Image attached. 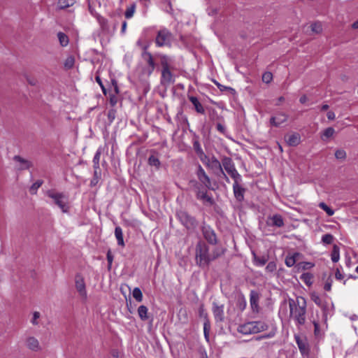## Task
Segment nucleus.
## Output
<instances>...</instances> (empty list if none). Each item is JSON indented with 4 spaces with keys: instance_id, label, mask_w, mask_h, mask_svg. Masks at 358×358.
Listing matches in <instances>:
<instances>
[{
    "instance_id": "obj_39",
    "label": "nucleus",
    "mask_w": 358,
    "mask_h": 358,
    "mask_svg": "<svg viewBox=\"0 0 358 358\" xmlns=\"http://www.w3.org/2000/svg\"><path fill=\"white\" fill-rule=\"evenodd\" d=\"M318 206L322 209L329 216H332L334 214V210L329 207L325 203L320 202Z\"/></svg>"
},
{
    "instance_id": "obj_18",
    "label": "nucleus",
    "mask_w": 358,
    "mask_h": 358,
    "mask_svg": "<svg viewBox=\"0 0 358 358\" xmlns=\"http://www.w3.org/2000/svg\"><path fill=\"white\" fill-rule=\"evenodd\" d=\"M234 181L233 191L234 196L238 201H242L244 199V193L245 192V189L239 185V182L241 180Z\"/></svg>"
},
{
    "instance_id": "obj_40",
    "label": "nucleus",
    "mask_w": 358,
    "mask_h": 358,
    "mask_svg": "<svg viewBox=\"0 0 358 358\" xmlns=\"http://www.w3.org/2000/svg\"><path fill=\"white\" fill-rule=\"evenodd\" d=\"M148 164L150 166H155L158 169L160 166V162L157 157L151 155L148 158Z\"/></svg>"
},
{
    "instance_id": "obj_7",
    "label": "nucleus",
    "mask_w": 358,
    "mask_h": 358,
    "mask_svg": "<svg viewBox=\"0 0 358 358\" xmlns=\"http://www.w3.org/2000/svg\"><path fill=\"white\" fill-rule=\"evenodd\" d=\"M171 32L166 29H163L158 31L155 43L159 47L169 46L171 45Z\"/></svg>"
},
{
    "instance_id": "obj_41",
    "label": "nucleus",
    "mask_w": 358,
    "mask_h": 358,
    "mask_svg": "<svg viewBox=\"0 0 358 358\" xmlns=\"http://www.w3.org/2000/svg\"><path fill=\"white\" fill-rule=\"evenodd\" d=\"M136 10V5L134 3L129 6L124 13L125 17L129 19L133 17Z\"/></svg>"
},
{
    "instance_id": "obj_53",
    "label": "nucleus",
    "mask_w": 358,
    "mask_h": 358,
    "mask_svg": "<svg viewBox=\"0 0 358 358\" xmlns=\"http://www.w3.org/2000/svg\"><path fill=\"white\" fill-rule=\"evenodd\" d=\"M216 128H217V130L218 131H220V133H222V134L225 133V131H226L225 127L221 123H217L216 125Z\"/></svg>"
},
{
    "instance_id": "obj_36",
    "label": "nucleus",
    "mask_w": 358,
    "mask_h": 358,
    "mask_svg": "<svg viewBox=\"0 0 358 358\" xmlns=\"http://www.w3.org/2000/svg\"><path fill=\"white\" fill-rule=\"evenodd\" d=\"M76 2V0H59L58 7L60 9H64L68 7L72 6Z\"/></svg>"
},
{
    "instance_id": "obj_6",
    "label": "nucleus",
    "mask_w": 358,
    "mask_h": 358,
    "mask_svg": "<svg viewBox=\"0 0 358 358\" xmlns=\"http://www.w3.org/2000/svg\"><path fill=\"white\" fill-rule=\"evenodd\" d=\"M222 167L227 172L234 180H242L241 176L236 169L234 163L230 157H224L222 159Z\"/></svg>"
},
{
    "instance_id": "obj_35",
    "label": "nucleus",
    "mask_w": 358,
    "mask_h": 358,
    "mask_svg": "<svg viewBox=\"0 0 358 358\" xmlns=\"http://www.w3.org/2000/svg\"><path fill=\"white\" fill-rule=\"evenodd\" d=\"M331 258L333 262H338L340 259V250L339 248L334 245L331 254Z\"/></svg>"
},
{
    "instance_id": "obj_34",
    "label": "nucleus",
    "mask_w": 358,
    "mask_h": 358,
    "mask_svg": "<svg viewBox=\"0 0 358 358\" xmlns=\"http://www.w3.org/2000/svg\"><path fill=\"white\" fill-rule=\"evenodd\" d=\"M236 306L238 308L243 311L247 306V301L244 296L241 295L237 299Z\"/></svg>"
},
{
    "instance_id": "obj_22",
    "label": "nucleus",
    "mask_w": 358,
    "mask_h": 358,
    "mask_svg": "<svg viewBox=\"0 0 358 358\" xmlns=\"http://www.w3.org/2000/svg\"><path fill=\"white\" fill-rule=\"evenodd\" d=\"M287 120V115L283 113H280L277 114L275 116L272 117L270 120V123L271 125L275 127H278L281 124L285 122Z\"/></svg>"
},
{
    "instance_id": "obj_28",
    "label": "nucleus",
    "mask_w": 358,
    "mask_h": 358,
    "mask_svg": "<svg viewBox=\"0 0 358 358\" xmlns=\"http://www.w3.org/2000/svg\"><path fill=\"white\" fill-rule=\"evenodd\" d=\"M193 148L201 160L203 159L206 156L198 141H194Z\"/></svg>"
},
{
    "instance_id": "obj_1",
    "label": "nucleus",
    "mask_w": 358,
    "mask_h": 358,
    "mask_svg": "<svg viewBox=\"0 0 358 358\" xmlns=\"http://www.w3.org/2000/svg\"><path fill=\"white\" fill-rule=\"evenodd\" d=\"M288 302L290 319L300 328L306 321V300L303 296H297L295 299H289Z\"/></svg>"
},
{
    "instance_id": "obj_59",
    "label": "nucleus",
    "mask_w": 358,
    "mask_h": 358,
    "mask_svg": "<svg viewBox=\"0 0 358 358\" xmlns=\"http://www.w3.org/2000/svg\"><path fill=\"white\" fill-rule=\"evenodd\" d=\"M127 26V22L124 21L122 24V29H121L122 34H124L126 32Z\"/></svg>"
},
{
    "instance_id": "obj_19",
    "label": "nucleus",
    "mask_w": 358,
    "mask_h": 358,
    "mask_svg": "<svg viewBox=\"0 0 358 358\" xmlns=\"http://www.w3.org/2000/svg\"><path fill=\"white\" fill-rule=\"evenodd\" d=\"M26 346L31 351L38 352L41 350L38 340L34 336H29L25 341Z\"/></svg>"
},
{
    "instance_id": "obj_3",
    "label": "nucleus",
    "mask_w": 358,
    "mask_h": 358,
    "mask_svg": "<svg viewBox=\"0 0 358 358\" xmlns=\"http://www.w3.org/2000/svg\"><path fill=\"white\" fill-rule=\"evenodd\" d=\"M220 256V254L210 255L208 246L204 242H199L196 246V262L201 266H207L210 262Z\"/></svg>"
},
{
    "instance_id": "obj_64",
    "label": "nucleus",
    "mask_w": 358,
    "mask_h": 358,
    "mask_svg": "<svg viewBox=\"0 0 358 358\" xmlns=\"http://www.w3.org/2000/svg\"><path fill=\"white\" fill-rule=\"evenodd\" d=\"M329 108V106L327 104H324L321 107L322 110H327Z\"/></svg>"
},
{
    "instance_id": "obj_52",
    "label": "nucleus",
    "mask_w": 358,
    "mask_h": 358,
    "mask_svg": "<svg viewBox=\"0 0 358 358\" xmlns=\"http://www.w3.org/2000/svg\"><path fill=\"white\" fill-rule=\"evenodd\" d=\"M110 103L112 106H115L117 103V96L116 94L110 95Z\"/></svg>"
},
{
    "instance_id": "obj_62",
    "label": "nucleus",
    "mask_w": 358,
    "mask_h": 358,
    "mask_svg": "<svg viewBox=\"0 0 358 358\" xmlns=\"http://www.w3.org/2000/svg\"><path fill=\"white\" fill-rule=\"evenodd\" d=\"M108 117L111 120H113L115 118V113L113 111H110L108 113Z\"/></svg>"
},
{
    "instance_id": "obj_50",
    "label": "nucleus",
    "mask_w": 358,
    "mask_h": 358,
    "mask_svg": "<svg viewBox=\"0 0 358 358\" xmlns=\"http://www.w3.org/2000/svg\"><path fill=\"white\" fill-rule=\"evenodd\" d=\"M41 185H42V182H41V181H40V180H38V181H36V182H34V183L31 185V188H30V191H31V192L32 194H34V193L36 192V190L38 189V188H39V187L41 186Z\"/></svg>"
},
{
    "instance_id": "obj_46",
    "label": "nucleus",
    "mask_w": 358,
    "mask_h": 358,
    "mask_svg": "<svg viewBox=\"0 0 358 358\" xmlns=\"http://www.w3.org/2000/svg\"><path fill=\"white\" fill-rule=\"evenodd\" d=\"M75 59L73 56L68 57L64 62L65 68L69 69H71L74 65Z\"/></svg>"
},
{
    "instance_id": "obj_63",
    "label": "nucleus",
    "mask_w": 358,
    "mask_h": 358,
    "mask_svg": "<svg viewBox=\"0 0 358 358\" xmlns=\"http://www.w3.org/2000/svg\"><path fill=\"white\" fill-rule=\"evenodd\" d=\"M352 27L353 29H358V21H355L352 24Z\"/></svg>"
},
{
    "instance_id": "obj_56",
    "label": "nucleus",
    "mask_w": 358,
    "mask_h": 358,
    "mask_svg": "<svg viewBox=\"0 0 358 358\" xmlns=\"http://www.w3.org/2000/svg\"><path fill=\"white\" fill-rule=\"evenodd\" d=\"M335 277L337 280H342L344 278L343 274L337 268L335 273Z\"/></svg>"
},
{
    "instance_id": "obj_2",
    "label": "nucleus",
    "mask_w": 358,
    "mask_h": 358,
    "mask_svg": "<svg viewBox=\"0 0 358 358\" xmlns=\"http://www.w3.org/2000/svg\"><path fill=\"white\" fill-rule=\"evenodd\" d=\"M45 195L49 198L50 201L48 202L50 205L57 206L64 213L69 212L70 205L69 196L66 194L54 189H50L45 192Z\"/></svg>"
},
{
    "instance_id": "obj_55",
    "label": "nucleus",
    "mask_w": 358,
    "mask_h": 358,
    "mask_svg": "<svg viewBox=\"0 0 358 358\" xmlns=\"http://www.w3.org/2000/svg\"><path fill=\"white\" fill-rule=\"evenodd\" d=\"M199 313L200 317H206L207 314L205 312L203 305L200 306L199 309Z\"/></svg>"
},
{
    "instance_id": "obj_17",
    "label": "nucleus",
    "mask_w": 358,
    "mask_h": 358,
    "mask_svg": "<svg viewBox=\"0 0 358 358\" xmlns=\"http://www.w3.org/2000/svg\"><path fill=\"white\" fill-rule=\"evenodd\" d=\"M294 338L298 348L303 355H307L309 353V346L307 340L305 338H301L299 335H295Z\"/></svg>"
},
{
    "instance_id": "obj_23",
    "label": "nucleus",
    "mask_w": 358,
    "mask_h": 358,
    "mask_svg": "<svg viewBox=\"0 0 358 358\" xmlns=\"http://www.w3.org/2000/svg\"><path fill=\"white\" fill-rule=\"evenodd\" d=\"M268 260V255L258 256L255 252H252V262L256 266H264Z\"/></svg>"
},
{
    "instance_id": "obj_4",
    "label": "nucleus",
    "mask_w": 358,
    "mask_h": 358,
    "mask_svg": "<svg viewBox=\"0 0 358 358\" xmlns=\"http://www.w3.org/2000/svg\"><path fill=\"white\" fill-rule=\"evenodd\" d=\"M268 327V324L265 321H251L240 324L237 331L242 334L249 335L266 331Z\"/></svg>"
},
{
    "instance_id": "obj_48",
    "label": "nucleus",
    "mask_w": 358,
    "mask_h": 358,
    "mask_svg": "<svg viewBox=\"0 0 358 358\" xmlns=\"http://www.w3.org/2000/svg\"><path fill=\"white\" fill-rule=\"evenodd\" d=\"M335 157L338 159H344L346 157V152L344 150H337L335 152Z\"/></svg>"
},
{
    "instance_id": "obj_47",
    "label": "nucleus",
    "mask_w": 358,
    "mask_h": 358,
    "mask_svg": "<svg viewBox=\"0 0 358 358\" xmlns=\"http://www.w3.org/2000/svg\"><path fill=\"white\" fill-rule=\"evenodd\" d=\"M276 329L273 328L268 334H264L257 338V340L263 339V338H270L273 337L275 335Z\"/></svg>"
},
{
    "instance_id": "obj_10",
    "label": "nucleus",
    "mask_w": 358,
    "mask_h": 358,
    "mask_svg": "<svg viewBox=\"0 0 358 358\" xmlns=\"http://www.w3.org/2000/svg\"><path fill=\"white\" fill-rule=\"evenodd\" d=\"M199 182L207 189H211V180L201 165H199L196 172Z\"/></svg>"
},
{
    "instance_id": "obj_16",
    "label": "nucleus",
    "mask_w": 358,
    "mask_h": 358,
    "mask_svg": "<svg viewBox=\"0 0 358 358\" xmlns=\"http://www.w3.org/2000/svg\"><path fill=\"white\" fill-rule=\"evenodd\" d=\"M260 299V294L255 290H251L250 292V304L252 310L254 313H259V301Z\"/></svg>"
},
{
    "instance_id": "obj_49",
    "label": "nucleus",
    "mask_w": 358,
    "mask_h": 358,
    "mask_svg": "<svg viewBox=\"0 0 358 358\" xmlns=\"http://www.w3.org/2000/svg\"><path fill=\"white\" fill-rule=\"evenodd\" d=\"M273 79V75L271 72H265L262 76V80L265 83H269Z\"/></svg>"
},
{
    "instance_id": "obj_8",
    "label": "nucleus",
    "mask_w": 358,
    "mask_h": 358,
    "mask_svg": "<svg viewBox=\"0 0 358 358\" xmlns=\"http://www.w3.org/2000/svg\"><path fill=\"white\" fill-rule=\"evenodd\" d=\"M177 216L182 223L187 229H194L196 225V220L190 216L187 212L180 210L178 212Z\"/></svg>"
},
{
    "instance_id": "obj_13",
    "label": "nucleus",
    "mask_w": 358,
    "mask_h": 358,
    "mask_svg": "<svg viewBox=\"0 0 358 358\" xmlns=\"http://www.w3.org/2000/svg\"><path fill=\"white\" fill-rule=\"evenodd\" d=\"M224 306L220 304L216 301H213L212 311L216 322H223L224 320Z\"/></svg>"
},
{
    "instance_id": "obj_61",
    "label": "nucleus",
    "mask_w": 358,
    "mask_h": 358,
    "mask_svg": "<svg viewBox=\"0 0 358 358\" xmlns=\"http://www.w3.org/2000/svg\"><path fill=\"white\" fill-rule=\"evenodd\" d=\"M107 259H108L109 264H111L113 262V257L109 253H108V255H107Z\"/></svg>"
},
{
    "instance_id": "obj_12",
    "label": "nucleus",
    "mask_w": 358,
    "mask_h": 358,
    "mask_svg": "<svg viewBox=\"0 0 358 358\" xmlns=\"http://www.w3.org/2000/svg\"><path fill=\"white\" fill-rule=\"evenodd\" d=\"M202 233L204 238L209 244L215 245L217 243V239L215 232L210 226L203 225L202 227Z\"/></svg>"
},
{
    "instance_id": "obj_25",
    "label": "nucleus",
    "mask_w": 358,
    "mask_h": 358,
    "mask_svg": "<svg viewBox=\"0 0 358 358\" xmlns=\"http://www.w3.org/2000/svg\"><path fill=\"white\" fill-rule=\"evenodd\" d=\"M189 100L193 104L196 111L198 113H200V114H204L205 113V109H204L203 106L199 102V101L198 100V99L196 97L193 96H189Z\"/></svg>"
},
{
    "instance_id": "obj_31",
    "label": "nucleus",
    "mask_w": 358,
    "mask_h": 358,
    "mask_svg": "<svg viewBox=\"0 0 358 358\" xmlns=\"http://www.w3.org/2000/svg\"><path fill=\"white\" fill-rule=\"evenodd\" d=\"M335 133V130L332 127H328L324 130L321 135V139L324 141H327L329 138L332 137Z\"/></svg>"
},
{
    "instance_id": "obj_5",
    "label": "nucleus",
    "mask_w": 358,
    "mask_h": 358,
    "mask_svg": "<svg viewBox=\"0 0 358 358\" xmlns=\"http://www.w3.org/2000/svg\"><path fill=\"white\" fill-rule=\"evenodd\" d=\"M209 169H210L214 174L219 177H223L227 182L229 180L222 167V162H220L216 157L213 156L208 157L206 156L203 159L201 160Z\"/></svg>"
},
{
    "instance_id": "obj_51",
    "label": "nucleus",
    "mask_w": 358,
    "mask_h": 358,
    "mask_svg": "<svg viewBox=\"0 0 358 358\" xmlns=\"http://www.w3.org/2000/svg\"><path fill=\"white\" fill-rule=\"evenodd\" d=\"M40 317V313L38 312H34L33 313V317L31 319V323L34 325L38 324V319Z\"/></svg>"
},
{
    "instance_id": "obj_30",
    "label": "nucleus",
    "mask_w": 358,
    "mask_h": 358,
    "mask_svg": "<svg viewBox=\"0 0 358 358\" xmlns=\"http://www.w3.org/2000/svg\"><path fill=\"white\" fill-rule=\"evenodd\" d=\"M57 38H58V40H59V44L62 46V47H66L68 45L69 43V37L68 36L63 33V32H58L57 33Z\"/></svg>"
},
{
    "instance_id": "obj_58",
    "label": "nucleus",
    "mask_w": 358,
    "mask_h": 358,
    "mask_svg": "<svg viewBox=\"0 0 358 358\" xmlns=\"http://www.w3.org/2000/svg\"><path fill=\"white\" fill-rule=\"evenodd\" d=\"M327 118L330 120H333L335 119L336 115L333 111H329L327 114Z\"/></svg>"
},
{
    "instance_id": "obj_15",
    "label": "nucleus",
    "mask_w": 358,
    "mask_h": 358,
    "mask_svg": "<svg viewBox=\"0 0 358 358\" xmlns=\"http://www.w3.org/2000/svg\"><path fill=\"white\" fill-rule=\"evenodd\" d=\"M196 198L201 201L204 204L212 206L214 203L213 197L207 194L206 189L197 187Z\"/></svg>"
},
{
    "instance_id": "obj_37",
    "label": "nucleus",
    "mask_w": 358,
    "mask_h": 358,
    "mask_svg": "<svg viewBox=\"0 0 358 358\" xmlns=\"http://www.w3.org/2000/svg\"><path fill=\"white\" fill-rule=\"evenodd\" d=\"M298 253H294L293 255L287 256L285 258V264L288 267L293 266L296 263V257L298 256Z\"/></svg>"
},
{
    "instance_id": "obj_29",
    "label": "nucleus",
    "mask_w": 358,
    "mask_h": 358,
    "mask_svg": "<svg viewBox=\"0 0 358 358\" xmlns=\"http://www.w3.org/2000/svg\"><path fill=\"white\" fill-rule=\"evenodd\" d=\"M148 309L144 306L141 305L138 308V315L141 320L145 321L148 319Z\"/></svg>"
},
{
    "instance_id": "obj_11",
    "label": "nucleus",
    "mask_w": 358,
    "mask_h": 358,
    "mask_svg": "<svg viewBox=\"0 0 358 358\" xmlns=\"http://www.w3.org/2000/svg\"><path fill=\"white\" fill-rule=\"evenodd\" d=\"M75 286L80 296L83 299L86 300L87 298V294L86 290L85 282L84 278L80 275H77L76 276Z\"/></svg>"
},
{
    "instance_id": "obj_57",
    "label": "nucleus",
    "mask_w": 358,
    "mask_h": 358,
    "mask_svg": "<svg viewBox=\"0 0 358 358\" xmlns=\"http://www.w3.org/2000/svg\"><path fill=\"white\" fill-rule=\"evenodd\" d=\"M96 81L99 84V85L101 86V87L102 89L103 92L106 94V90L104 88V86H103V83L101 82V80L99 76H96Z\"/></svg>"
},
{
    "instance_id": "obj_45",
    "label": "nucleus",
    "mask_w": 358,
    "mask_h": 358,
    "mask_svg": "<svg viewBox=\"0 0 358 358\" xmlns=\"http://www.w3.org/2000/svg\"><path fill=\"white\" fill-rule=\"evenodd\" d=\"M334 241V236L330 234H326L322 237V242L324 244H331Z\"/></svg>"
},
{
    "instance_id": "obj_27",
    "label": "nucleus",
    "mask_w": 358,
    "mask_h": 358,
    "mask_svg": "<svg viewBox=\"0 0 358 358\" xmlns=\"http://www.w3.org/2000/svg\"><path fill=\"white\" fill-rule=\"evenodd\" d=\"M115 236L117 241V244L121 246H124L123 238V232L120 227H116L115 229Z\"/></svg>"
},
{
    "instance_id": "obj_44",
    "label": "nucleus",
    "mask_w": 358,
    "mask_h": 358,
    "mask_svg": "<svg viewBox=\"0 0 358 358\" xmlns=\"http://www.w3.org/2000/svg\"><path fill=\"white\" fill-rule=\"evenodd\" d=\"M210 329V325L208 321H206L203 324V334L204 337L207 341H209V331Z\"/></svg>"
},
{
    "instance_id": "obj_21",
    "label": "nucleus",
    "mask_w": 358,
    "mask_h": 358,
    "mask_svg": "<svg viewBox=\"0 0 358 358\" xmlns=\"http://www.w3.org/2000/svg\"><path fill=\"white\" fill-rule=\"evenodd\" d=\"M285 139L289 146H296L301 142V136L297 133L286 135Z\"/></svg>"
},
{
    "instance_id": "obj_26",
    "label": "nucleus",
    "mask_w": 358,
    "mask_h": 358,
    "mask_svg": "<svg viewBox=\"0 0 358 358\" xmlns=\"http://www.w3.org/2000/svg\"><path fill=\"white\" fill-rule=\"evenodd\" d=\"M14 161L20 164L19 168L20 169H27L31 166V163L20 156H15L13 158Z\"/></svg>"
},
{
    "instance_id": "obj_24",
    "label": "nucleus",
    "mask_w": 358,
    "mask_h": 358,
    "mask_svg": "<svg viewBox=\"0 0 358 358\" xmlns=\"http://www.w3.org/2000/svg\"><path fill=\"white\" fill-rule=\"evenodd\" d=\"M310 296L316 305L323 309L324 312L326 311L327 304L322 301L320 295L316 292H310Z\"/></svg>"
},
{
    "instance_id": "obj_43",
    "label": "nucleus",
    "mask_w": 358,
    "mask_h": 358,
    "mask_svg": "<svg viewBox=\"0 0 358 358\" xmlns=\"http://www.w3.org/2000/svg\"><path fill=\"white\" fill-rule=\"evenodd\" d=\"M311 30L316 34H319V33L322 32V25L321 22H317L312 24H311Z\"/></svg>"
},
{
    "instance_id": "obj_9",
    "label": "nucleus",
    "mask_w": 358,
    "mask_h": 358,
    "mask_svg": "<svg viewBox=\"0 0 358 358\" xmlns=\"http://www.w3.org/2000/svg\"><path fill=\"white\" fill-rule=\"evenodd\" d=\"M162 80L161 83L163 85L171 84L174 82L173 76L172 73L169 69V66L165 60V58H163L162 61Z\"/></svg>"
},
{
    "instance_id": "obj_32",
    "label": "nucleus",
    "mask_w": 358,
    "mask_h": 358,
    "mask_svg": "<svg viewBox=\"0 0 358 358\" xmlns=\"http://www.w3.org/2000/svg\"><path fill=\"white\" fill-rule=\"evenodd\" d=\"M313 276L310 273H303L300 277L301 281L308 286H310L313 284Z\"/></svg>"
},
{
    "instance_id": "obj_38",
    "label": "nucleus",
    "mask_w": 358,
    "mask_h": 358,
    "mask_svg": "<svg viewBox=\"0 0 358 358\" xmlns=\"http://www.w3.org/2000/svg\"><path fill=\"white\" fill-rule=\"evenodd\" d=\"M133 297L138 302H141L143 301V294L141 290L138 287H135L132 291Z\"/></svg>"
},
{
    "instance_id": "obj_42",
    "label": "nucleus",
    "mask_w": 358,
    "mask_h": 358,
    "mask_svg": "<svg viewBox=\"0 0 358 358\" xmlns=\"http://www.w3.org/2000/svg\"><path fill=\"white\" fill-rule=\"evenodd\" d=\"M277 268L276 263L274 261L269 262L265 268V271L268 273H273Z\"/></svg>"
},
{
    "instance_id": "obj_33",
    "label": "nucleus",
    "mask_w": 358,
    "mask_h": 358,
    "mask_svg": "<svg viewBox=\"0 0 358 358\" xmlns=\"http://www.w3.org/2000/svg\"><path fill=\"white\" fill-rule=\"evenodd\" d=\"M101 149H98L93 158V164L94 169V173L96 174V170L99 168V160L101 157Z\"/></svg>"
},
{
    "instance_id": "obj_60",
    "label": "nucleus",
    "mask_w": 358,
    "mask_h": 358,
    "mask_svg": "<svg viewBox=\"0 0 358 358\" xmlns=\"http://www.w3.org/2000/svg\"><path fill=\"white\" fill-rule=\"evenodd\" d=\"M308 100V98L306 95H303L300 97L299 99V101L300 103H305L306 102V101Z\"/></svg>"
},
{
    "instance_id": "obj_14",
    "label": "nucleus",
    "mask_w": 358,
    "mask_h": 358,
    "mask_svg": "<svg viewBox=\"0 0 358 358\" xmlns=\"http://www.w3.org/2000/svg\"><path fill=\"white\" fill-rule=\"evenodd\" d=\"M143 56L147 61V65L143 69V73L149 77L155 69V62L150 53L145 52Z\"/></svg>"
},
{
    "instance_id": "obj_54",
    "label": "nucleus",
    "mask_w": 358,
    "mask_h": 358,
    "mask_svg": "<svg viewBox=\"0 0 358 358\" xmlns=\"http://www.w3.org/2000/svg\"><path fill=\"white\" fill-rule=\"evenodd\" d=\"M331 284H332V280H327L326 282V283L324 284V289L326 290V291H328L329 292L331 289Z\"/></svg>"
},
{
    "instance_id": "obj_20",
    "label": "nucleus",
    "mask_w": 358,
    "mask_h": 358,
    "mask_svg": "<svg viewBox=\"0 0 358 358\" xmlns=\"http://www.w3.org/2000/svg\"><path fill=\"white\" fill-rule=\"evenodd\" d=\"M267 224L270 226L282 227L284 225V220L280 215L275 214L268 217Z\"/></svg>"
}]
</instances>
